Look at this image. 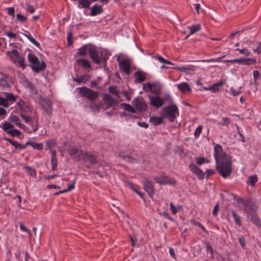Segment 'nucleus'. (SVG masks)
Here are the masks:
<instances>
[{
	"label": "nucleus",
	"mask_w": 261,
	"mask_h": 261,
	"mask_svg": "<svg viewBox=\"0 0 261 261\" xmlns=\"http://www.w3.org/2000/svg\"><path fill=\"white\" fill-rule=\"evenodd\" d=\"M174 68H176L178 70L183 72H188L189 71H192L191 68L188 67L186 66H177L174 67Z\"/></svg>",
	"instance_id": "44"
},
{
	"label": "nucleus",
	"mask_w": 261,
	"mask_h": 261,
	"mask_svg": "<svg viewBox=\"0 0 261 261\" xmlns=\"http://www.w3.org/2000/svg\"><path fill=\"white\" fill-rule=\"evenodd\" d=\"M90 57L95 64H99L102 58L103 51L96 47L90 45L88 47Z\"/></svg>",
	"instance_id": "5"
},
{
	"label": "nucleus",
	"mask_w": 261,
	"mask_h": 261,
	"mask_svg": "<svg viewBox=\"0 0 261 261\" xmlns=\"http://www.w3.org/2000/svg\"><path fill=\"white\" fill-rule=\"evenodd\" d=\"M253 76L254 81H256V80L260 77V73L259 71L258 70L253 71Z\"/></svg>",
	"instance_id": "60"
},
{
	"label": "nucleus",
	"mask_w": 261,
	"mask_h": 261,
	"mask_svg": "<svg viewBox=\"0 0 261 261\" xmlns=\"http://www.w3.org/2000/svg\"><path fill=\"white\" fill-rule=\"evenodd\" d=\"M6 56L16 67L22 70L25 68L27 64L25 63L24 59L19 54L17 50L13 49L7 51Z\"/></svg>",
	"instance_id": "2"
},
{
	"label": "nucleus",
	"mask_w": 261,
	"mask_h": 261,
	"mask_svg": "<svg viewBox=\"0 0 261 261\" xmlns=\"http://www.w3.org/2000/svg\"><path fill=\"white\" fill-rule=\"evenodd\" d=\"M5 140L13 145L16 149H23L25 148L24 145H22L14 140L10 139H5Z\"/></svg>",
	"instance_id": "30"
},
{
	"label": "nucleus",
	"mask_w": 261,
	"mask_h": 261,
	"mask_svg": "<svg viewBox=\"0 0 261 261\" xmlns=\"http://www.w3.org/2000/svg\"><path fill=\"white\" fill-rule=\"evenodd\" d=\"M28 59L30 66L35 71L38 72L44 69V63L43 62H40L38 58L34 54L29 53L28 55Z\"/></svg>",
	"instance_id": "4"
},
{
	"label": "nucleus",
	"mask_w": 261,
	"mask_h": 261,
	"mask_svg": "<svg viewBox=\"0 0 261 261\" xmlns=\"http://www.w3.org/2000/svg\"><path fill=\"white\" fill-rule=\"evenodd\" d=\"M232 215L234 220L235 222L239 226L241 225V221L240 217L237 215V214L234 212H232Z\"/></svg>",
	"instance_id": "42"
},
{
	"label": "nucleus",
	"mask_w": 261,
	"mask_h": 261,
	"mask_svg": "<svg viewBox=\"0 0 261 261\" xmlns=\"http://www.w3.org/2000/svg\"><path fill=\"white\" fill-rule=\"evenodd\" d=\"M80 93L83 97L90 100H94L98 97V93L86 87L79 88Z\"/></svg>",
	"instance_id": "10"
},
{
	"label": "nucleus",
	"mask_w": 261,
	"mask_h": 261,
	"mask_svg": "<svg viewBox=\"0 0 261 261\" xmlns=\"http://www.w3.org/2000/svg\"><path fill=\"white\" fill-rule=\"evenodd\" d=\"M257 180L258 178L256 175L251 176L248 178V184L253 186L257 182Z\"/></svg>",
	"instance_id": "40"
},
{
	"label": "nucleus",
	"mask_w": 261,
	"mask_h": 261,
	"mask_svg": "<svg viewBox=\"0 0 261 261\" xmlns=\"http://www.w3.org/2000/svg\"><path fill=\"white\" fill-rule=\"evenodd\" d=\"M161 114L165 117H168L170 121L173 122L178 115V108L175 105H171L165 107Z\"/></svg>",
	"instance_id": "6"
},
{
	"label": "nucleus",
	"mask_w": 261,
	"mask_h": 261,
	"mask_svg": "<svg viewBox=\"0 0 261 261\" xmlns=\"http://www.w3.org/2000/svg\"><path fill=\"white\" fill-rule=\"evenodd\" d=\"M102 11V7L97 5H95L91 8V15L92 16L97 15L101 13Z\"/></svg>",
	"instance_id": "27"
},
{
	"label": "nucleus",
	"mask_w": 261,
	"mask_h": 261,
	"mask_svg": "<svg viewBox=\"0 0 261 261\" xmlns=\"http://www.w3.org/2000/svg\"><path fill=\"white\" fill-rule=\"evenodd\" d=\"M77 7L79 8L87 9L91 5V2L89 0H77Z\"/></svg>",
	"instance_id": "26"
},
{
	"label": "nucleus",
	"mask_w": 261,
	"mask_h": 261,
	"mask_svg": "<svg viewBox=\"0 0 261 261\" xmlns=\"http://www.w3.org/2000/svg\"><path fill=\"white\" fill-rule=\"evenodd\" d=\"M1 127L8 134L12 137H19L21 135L20 132L14 128L13 124L8 121H4L1 124Z\"/></svg>",
	"instance_id": "7"
},
{
	"label": "nucleus",
	"mask_w": 261,
	"mask_h": 261,
	"mask_svg": "<svg viewBox=\"0 0 261 261\" xmlns=\"http://www.w3.org/2000/svg\"><path fill=\"white\" fill-rule=\"evenodd\" d=\"M143 88L145 92H150L156 95L160 94L162 89V86L159 83H146L143 85Z\"/></svg>",
	"instance_id": "8"
},
{
	"label": "nucleus",
	"mask_w": 261,
	"mask_h": 261,
	"mask_svg": "<svg viewBox=\"0 0 261 261\" xmlns=\"http://www.w3.org/2000/svg\"><path fill=\"white\" fill-rule=\"evenodd\" d=\"M109 91L110 92L113 93L116 95H118V92L117 91L115 87L110 86L109 88Z\"/></svg>",
	"instance_id": "57"
},
{
	"label": "nucleus",
	"mask_w": 261,
	"mask_h": 261,
	"mask_svg": "<svg viewBox=\"0 0 261 261\" xmlns=\"http://www.w3.org/2000/svg\"><path fill=\"white\" fill-rule=\"evenodd\" d=\"M68 151L72 158L76 161H79L82 159L83 155L85 153L81 150H79L77 148L73 147H71L69 149Z\"/></svg>",
	"instance_id": "15"
},
{
	"label": "nucleus",
	"mask_w": 261,
	"mask_h": 261,
	"mask_svg": "<svg viewBox=\"0 0 261 261\" xmlns=\"http://www.w3.org/2000/svg\"><path fill=\"white\" fill-rule=\"evenodd\" d=\"M154 179L157 182L162 185H174L176 182L175 180L174 179H170L169 177L165 175H160L159 176H156L154 178Z\"/></svg>",
	"instance_id": "16"
},
{
	"label": "nucleus",
	"mask_w": 261,
	"mask_h": 261,
	"mask_svg": "<svg viewBox=\"0 0 261 261\" xmlns=\"http://www.w3.org/2000/svg\"><path fill=\"white\" fill-rule=\"evenodd\" d=\"M119 66L121 70L126 74H129L130 69V62L129 60L122 59L119 62Z\"/></svg>",
	"instance_id": "18"
},
{
	"label": "nucleus",
	"mask_w": 261,
	"mask_h": 261,
	"mask_svg": "<svg viewBox=\"0 0 261 261\" xmlns=\"http://www.w3.org/2000/svg\"><path fill=\"white\" fill-rule=\"evenodd\" d=\"M88 48L86 46H83L78 50L77 55L80 56H85L87 55Z\"/></svg>",
	"instance_id": "39"
},
{
	"label": "nucleus",
	"mask_w": 261,
	"mask_h": 261,
	"mask_svg": "<svg viewBox=\"0 0 261 261\" xmlns=\"http://www.w3.org/2000/svg\"><path fill=\"white\" fill-rule=\"evenodd\" d=\"M177 87L179 90L183 93L190 92L191 91L190 86L186 82H182L177 85Z\"/></svg>",
	"instance_id": "22"
},
{
	"label": "nucleus",
	"mask_w": 261,
	"mask_h": 261,
	"mask_svg": "<svg viewBox=\"0 0 261 261\" xmlns=\"http://www.w3.org/2000/svg\"><path fill=\"white\" fill-rule=\"evenodd\" d=\"M88 75H85L84 76L81 77L79 79H74V81L77 82L78 83H81L84 81H86L87 80Z\"/></svg>",
	"instance_id": "62"
},
{
	"label": "nucleus",
	"mask_w": 261,
	"mask_h": 261,
	"mask_svg": "<svg viewBox=\"0 0 261 261\" xmlns=\"http://www.w3.org/2000/svg\"><path fill=\"white\" fill-rule=\"evenodd\" d=\"M236 50H238L240 54H243L246 56H249L251 54V52L247 48H244L243 49L237 48Z\"/></svg>",
	"instance_id": "45"
},
{
	"label": "nucleus",
	"mask_w": 261,
	"mask_h": 261,
	"mask_svg": "<svg viewBox=\"0 0 261 261\" xmlns=\"http://www.w3.org/2000/svg\"><path fill=\"white\" fill-rule=\"evenodd\" d=\"M256 63V60L255 58H247L244 59L243 64L249 65L251 64H254Z\"/></svg>",
	"instance_id": "43"
},
{
	"label": "nucleus",
	"mask_w": 261,
	"mask_h": 261,
	"mask_svg": "<svg viewBox=\"0 0 261 261\" xmlns=\"http://www.w3.org/2000/svg\"><path fill=\"white\" fill-rule=\"evenodd\" d=\"M189 168L192 172L196 175L199 179H203L204 177V173L201 169L194 163H191L189 165Z\"/></svg>",
	"instance_id": "17"
},
{
	"label": "nucleus",
	"mask_w": 261,
	"mask_h": 261,
	"mask_svg": "<svg viewBox=\"0 0 261 261\" xmlns=\"http://www.w3.org/2000/svg\"><path fill=\"white\" fill-rule=\"evenodd\" d=\"M27 11L30 13H33L35 11L34 7L29 4H27Z\"/></svg>",
	"instance_id": "59"
},
{
	"label": "nucleus",
	"mask_w": 261,
	"mask_h": 261,
	"mask_svg": "<svg viewBox=\"0 0 261 261\" xmlns=\"http://www.w3.org/2000/svg\"><path fill=\"white\" fill-rule=\"evenodd\" d=\"M17 109L20 112V114H30L31 112V108L24 101L20 100L17 103Z\"/></svg>",
	"instance_id": "14"
},
{
	"label": "nucleus",
	"mask_w": 261,
	"mask_h": 261,
	"mask_svg": "<svg viewBox=\"0 0 261 261\" xmlns=\"http://www.w3.org/2000/svg\"><path fill=\"white\" fill-rule=\"evenodd\" d=\"M3 95L4 96H6V98L7 99L8 102L11 103L15 100V97L14 96V95L11 93H6V92H2Z\"/></svg>",
	"instance_id": "34"
},
{
	"label": "nucleus",
	"mask_w": 261,
	"mask_h": 261,
	"mask_svg": "<svg viewBox=\"0 0 261 261\" xmlns=\"http://www.w3.org/2000/svg\"><path fill=\"white\" fill-rule=\"evenodd\" d=\"M256 45V47H253L252 48L254 53L259 54L261 53V42H257Z\"/></svg>",
	"instance_id": "50"
},
{
	"label": "nucleus",
	"mask_w": 261,
	"mask_h": 261,
	"mask_svg": "<svg viewBox=\"0 0 261 261\" xmlns=\"http://www.w3.org/2000/svg\"><path fill=\"white\" fill-rule=\"evenodd\" d=\"M82 159L85 161H88L91 164H94L96 161V159L95 156L87 152H85L84 154H83Z\"/></svg>",
	"instance_id": "24"
},
{
	"label": "nucleus",
	"mask_w": 261,
	"mask_h": 261,
	"mask_svg": "<svg viewBox=\"0 0 261 261\" xmlns=\"http://www.w3.org/2000/svg\"><path fill=\"white\" fill-rule=\"evenodd\" d=\"M26 145H31L34 149L41 150L43 149V144L42 143H37L35 142H27Z\"/></svg>",
	"instance_id": "28"
},
{
	"label": "nucleus",
	"mask_w": 261,
	"mask_h": 261,
	"mask_svg": "<svg viewBox=\"0 0 261 261\" xmlns=\"http://www.w3.org/2000/svg\"><path fill=\"white\" fill-rule=\"evenodd\" d=\"M105 103L109 107L115 105L117 103L116 101L113 99L109 95H105L103 97Z\"/></svg>",
	"instance_id": "29"
},
{
	"label": "nucleus",
	"mask_w": 261,
	"mask_h": 261,
	"mask_svg": "<svg viewBox=\"0 0 261 261\" xmlns=\"http://www.w3.org/2000/svg\"><path fill=\"white\" fill-rule=\"evenodd\" d=\"M0 105L3 106L4 107H8L9 105V103L7 101L6 98V96L3 95V93L1 92L0 93Z\"/></svg>",
	"instance_id": "36"
},
{
	"label": "nucleus",
	"mask_w": 261,
	"mask_h": 261,
	"mask_svg": "<svg viewBox=\"0 0 261 261\" xmlns=\"http://www.w3.org/2000/svg\"><path fill=\"white\" fill-rule=\"evenodd\" d=\"M25 169H26L27 173L31 176H35L36 175V171L33 168H32L30 167L27 166L25 167Z\"/></svg>",
	"instance_id": "46"
},
{
	"label": "nucleus",
	"mask_w": 261,
	"mask_h": 261,
	"mask_svg": "<svg viewBox=\"0 0 261 261\" xmlns=\"http://www.w3.org/2000/svg\"><path fill=\"white\" fill-rule=\"evenodd\" d=\"M46 145L47 147L51 149L56 145L55 142L53 140H49L46 141Z\"/></svg>",
	"instance_id": "47"
},
{
	"label": "nucleus",
	"mask_w": 261,
	"mask_h": 261,
	"mask_svg": "<svg viewBox=\"0 0 261 261\" xmlns=\"http://www.w3.org/2000/svg\"><path fill=\"white\" fill-rule=\"evenodd\" d=\"M132 103L136 110L140 112H144L147 109V105L142 98L138 97L134 99Z\"/></svg>",
	"instance_id": "12"
},
{
	"label": "nucleus",
	"mask_w": 261,
	"mask_h": 261,
	"mask_svg": "<svg viewBox=\"0 0 261 261\" xmlns=\"http://www.w3.org/2000/svg\"><path fill=\"white\" fill-rule=\"evenodd\" d=\"M230 122V119L227 117L222 118L220 123L223 126L228 125Z\"/></svg>",
	"instance_id": "49"
},
{
	"label": "nucleus",
	"mask_w": 261,
	"mask_h": 261,
	"mask_svg": "<svg viewBox=\"0 0 261 261\" xmlns=\"http://www.w3.org/2000/svg\"><path fill=\"white\" fill-rule=\"evenodd\" d=\"M19 226H20V229H21V230L23 231H25L26 232H27L28 234H31V231L28 229L27 227H25L22 223H19Z\"/></svg>",
	"instance_id": "54"
},
{
	"label": "nucleus",
	"mask_w": 261,
	"mask_h": 261,
	"mask_svg": "<svg viewBox=\"0 0 261 261\" xmlns=\"http://www.w3.org/2000/svg\"><path fill=\"white\" fill-rule=\"evenodd\" d=\"M17 20L18 21H20L21 22H25L27 18L26 16L21 15V14H17L16 16Z\"/></svg>",
	"instance_id": "48"
},
{
	"label": "nucleus",
	"mask_w": 261,
	"mask_h": 261,
	"mask_svg": "<svg viewBox=\"0 0 261 261\" xmlns=\"http://www.w3.org/2000/svg\"><path fill=\"white\" fill-rule=\"evenodd\" d=\"M188 29L190 31V35H192L199 31L201 29V26L200 24H196L192 26H189L188 27Z\"/></svg>",
	"instance_id": "33"
},
{
	"label": "nucleus",
	"mask_w": 261,
	"mask_h": 261,
	"mask_svg": "<svg viewBox=\"0 0 261 261\" xmlns=\"http://www.w3.org/2000/svg\"><path fill=\"white\" fill-rule=\"evenodd\" d=\"M20 116L24 122H25L29 125H31V127H32V124H36L37 125V122H35L32 120L30 116H29V114H20ZM31 128H32V127H31Z\"/></svg>",
	"instance_id": "25"
},
{
	"label": "nucleus",
	"mask_w": 261,
	"mask_h": 261,
	"mask_svg": "<svg viewBox=\"0 0 261 261\" xmlns=\"http://www.w3.org/2000/svg\"><path fill=\"white\" fill-rule=\"evenodd\" d=\"M195 160L196 163L199 165L210 162V161L208 159L204 158V157H197L195 158Z\"/></svg>",
	"instance_id": "37"
},
{
	"label": "nucleus",
	"mask_w": 261,
	"mask_h": 261,
	"mask_svg": "<svg viewBox=\"0 0 261 261\" xmlns=\"http://www.w3.org/2000/svg\"><path fill=\"white\" fill-rule=\"evenodd\" d=\"M202 129V126L201 125L199 126L195 130V133H194V136L196 138H197L199 137L201 133Z\"/></svg>",
	"instance_id": "52"
},
{
	"label": "nucleus",
	"mask_w": 261,
	"mask_h": 261,
	"mask_svg": "<svg viewBox=\"0 0 261 261\" xmlns=\"http://www.w3.org/2000/svg\"><path fill=\"white\" fill-rule=\"evenodd\" d=\"M8 14L12 15L13 17L15 16L14 9L13 7L8 8Z\"/></svg>",
	"instance_id": "63"
},
{
	"label": "nucleus",
	"mask_w": 261,
	"mask_h": 261,
	"mask_svg": "<svg viewBox=\"0 0 261 261\" xmlns=\"http://www.w3.org/2000/svg\"><path fill=\"white\" fill-rule=\"evenodd\" d=\"M150 105L155 108H160L163 106L164 103V98L156 96H148Z\"/></svg>",
	"instance_id": "13"
},
{
	"label": "nucleus",
	"mask_w": 261,
	"mask_h": 261,
	"mask_svg": "<svg viewBox=\"0 0 261 261\" xmlns=\"http://www.w3.org/2000/svg\"><path fill=\"white\" fill-rule=\"evenodd\" d=\"M155 58L156 59H157L158 60V61L159 62H160L161 63H163L168 64V65H173V64L172 62H171L170 61H169L168 60H166L162 56H156V57H155Z\"/></svg>",
	"instance_id": "41"
},
{
	"label": "nucleus",
	"mask_w": 261,
	"mask_h": 261,
	"mask_svg": "<svg viewBox=\"0 0 261 261\" xmlns=\"http://www.w3.org/2000/svg\"><path fill=\"white\" fill-rule=\"evenodd\" d=\"M75 63L78 66H82L83 68H90L91 67L90 61L86 59H77L75 60Z\"/></svg>",
	"instance_id": "21"
},
{
	"label": "nucleus",
	"mask_w": 261,
	"mask_h": 261,
	"mask_svg": "<svg viewBox=\"0 0 261 261\" xmlns=\"http://www.w3.org/2000/svg\"><path fill=\"white\" fill-rule=\"evenodd\" d=\"M205 246L206 247V250L207 252H210V254H211V257H214V250H213V248L212 247V246L210 245V244L208 242H205Z\"/></svg>",
	"instance_id": "38"
},
{
	"label": "nucleus",
	"mask_w": 261,
	"mask_h": 261,
	"mask_svg": "<svg viewBox=\"0 0 261 261\" xmlns=\"http://www.w3.org/2000/svg\"><path fill=\"white\" fill-rule=\"evenodd\" d=\"M51 164L52 170H54L57 167L58 161L57 159H51Z\"/></svg>",
	"instance_id": "56"
},
{
	"label": "nucleus",
	"mask_w": 261,
	"mask_h": 261,
	"mask_svg": "<svg viewBox=\"0 0 261 261\" xmlns=\"http://www.w3.org/2000/svg\"><path fill=\"white\" fill-rule=\"evenodd\" d=\"M244 59H236L229 60L224 61V62H230V63H236L237 62L239 64H243Z\"/></svg>",
	"instance_id": "51"
},
{
	"label": "nucleus",
	"mask_w": 261,
	"mask_h": 261,
	"mask_svg": "<svg viewBox=\"0 0 261 261\" xmlns=\"http://www.w3.org/2000/svg\"><path fill=\"white\" fill-rule=\"evenodd\" d=\"M214 155L216 163L223 161L226 157H230L229 155L223 153L221 146L217 144L214 147Z\"/></svg>",
	"instance_id": "9"
},
{
	"label": "nucleus",
	"mask_w": 261,
	"mask_h": 261,
	"mask_svg": "<svg viewBox=\"0 0 261 261\" xmlns=\"http://www.w3.org/2000/svg\"><path fill=\"white\" fill-rule=\"evenodd\" d=\"M134 77L135 83H141L146 79L145 74L142 71H137L135 72Z\"/></svg>",
	"instance_id": "23"
},
{
	"label": "nucleus",
	"mask_w": 261,
	"mask_h": 261,
	"mask_svg": "<svg viewBox=\"0 0 261 261\" xmlns=\"http://www.w3.org/2000/svg\"><path fill=\"white\" fill-rule=\"evenodd\" d=\"M128 186L136 193H137V192L138 191L137 186L133 184L132 182H128Z\"/></svg>",
	"instance_id": "55"
},
{
	"label": "nucleus",
	"mask_w": 261,
	"mask_h": 261,
	"mask_svg": "<svg viewBox=\"0 0 261 261\" xmlns=\"http://www.w3.org/2000/svg\"><path fill=\"white\" fill-rule=\"evenodd\" d=\"M143 185L145 191L148 193L150 197H152L154 191L152 183L148 180H145L143 182Z\"/></svg>",
	"instance_id": "19"
},
{
	"label": "nucleus",
	"mask_w": 261,
	"mask_h": 261,
	"mask_svg": "<svg viewBox=\"0 0 261 261\" xmlns=\"http://www.w3.org/2000/svg\"><path fill=\"white\" fill-rule=\"evenodd\" d=\"M170 210L173 214H176L177 212V208L173 204L172 202H171L170 204Z\"/></svg>",
	"instance_id": "58"
},
{
	"label": "nucleus",
	"mask_w": 261,
	"mask_h": 261,
	"mask_svg": "<svg viewBox=\"0 0 261 261\" xmlns=\"http://www.w3.org/2000/svg\"><path fill=\"white\" fill-rule=\"evenodd\" d=\"M224 83L222 81H219V82L214 84V85L211 86L212 92H216L218 91L220 87L224 85Z\"/></svg>",
	"instance_id": "32"
},
{
	"label": "nucleus",
	"mask_w": 261,
	"mask_h": 261,
	"mask_svg": "<svg viewBox=\"0 0 261 261\" xmlns=\"http://www.w3.org/2000/svg\"><path fill=\"white\" fill-rule=\"evenodd\" d=\"M121 106L123 107L124 110L127 112L130 113H135L136 111V108L129 104L123 103L121 105Z\"/></svg>",
	"instance_id": "31"
},
{
	"label": "nucleus",
	"mask_w": 261,
	"mask_h": 261,
	"mask_svg": "<svg viewBox=\"0 0 261 261\" xmlns=\"http://www.w3.org/2000/svg\"><path fill=\"white\" fill-rule=\"evenodd\" d=\"M39 103L47 115H49L51 114L52 103L49 99L46 98L40 97Z\"/></svg>",
	"instance_id": "11"
},
{
	"label": "nucleus",
	"mask_w": 261,
	"mask_h": 261,
	"mask_svg": "<svg viewBox=\"0 0 261 261\" xmlns=\"http://www.w3.org/2000/svg\"><path fill=\"white\" fill-rule=\"evenodd\" d=\"M230 93L234 96L239 95L241 93V91L239 89L231 88L230 89Z\"/></svg>",
	"instance_id": "53"
},
{
	"label": "nucleus",
	"mask_w": 261,
	"mask_h": 261,
	"mask_svg": "<svg viewBox=\"0 0 261 261\" xmlns=\"http://www.w3.org/2000/svg\"><path fill=\"white\" fill-rule=\"evenodd\" d=\"M216 163V169L220 174L224 178L227 177L232 171L231 158L226 157L223 161Z\"/></svg>",
	"instance_id": "1"
},
{
	"label": "nucleus",
	"mask_w": 261,
	"mask_h": 261,
	"mask_svg": "<svg viewBox=\"0 0 261 261\" xmlns=\"http://www.w3.org/2000/svg\"><path fill=\"white\" fill-rule=\"evenodd\" d=\"M9 122L16 127L22 128L26 133H31L35 132L38 129V126L35 124H32V128H28L27 126L21 123L20 119L16 116L11 115L9 118Z\"/></svg>",
	"instance_id": "3"
},
{
	"label": "nucleus",
	"mask_w": 261,
	"mask_h": 261,
	"mask_svg": "<svg viewBox=\"0 0 261 261\" xmlns=\"http://www.w3.org/2000/svg\"><path fill=\"white\" fill-rule=\"evenodd\" d=\"M23 35L34 45L36 46H38L39 45V43L31 36V34L29 32H27L26 34H23Z\"/></svg>",
	"instance_id": "35"
},
{
	"label": "nucleus",
	"mask_w": 261,
	"mask_h": 261,
	"mask_svg": "<svg viewBox=\"0 0 261 261\" xmlns=\"http://www.w3.org/2000/svg\"><path fill=\"white\" fill-rule=\"evenodd\" d=\"M138 125L142 127L147 128L148 127V124L144 122H138Z\"/></svg>",
	"instance_id": "64"
},
{
	"label": "nucleus",
	"mask_w": 261,
	"mask_h": 261,
	"mask_svg": "<svg viewBox=\"0 0 261 261\" xmlns=\"http://www.w3.org/2000/svg\"><path fill=\"white\" fill-rule=\"evenodd\" d=\"M130 238L132 241V245L133 246H137L138 245L136 243L137 241L136 236L134 235L133 236H130Z\"/></svg>",
	"instance_id": "61"
},
{
	"label": "nucleus",
	"mask_w": 261,
	"mask_h": 261,
	"mask_svg": "<svg viewBox=\"0 0 261 261\" xmlns=\"http://www.w3.org/2000/svg\"><path fill=\"white\" fill-rule=\"evenodd\" d=\"M165 116H151L149 118V122L153 125H158L163 122Z\"/></svg>",
	"instance_id": "20"
}]
</instances>
